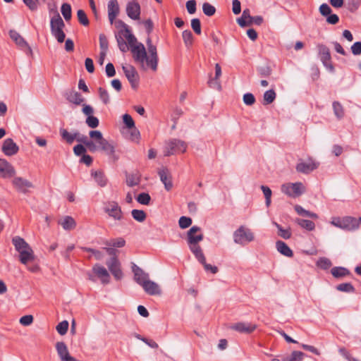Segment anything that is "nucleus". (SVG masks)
Wrapping results in <instances>:
<instances>
[{
    "label": "nucleus",
    "instance_id": "f257e3e1",
    "mask_svg": "<svg viewBox=\"0 0 361 361\" xmlns=\"http://www.w3.org/2000/svg\"><path fill=\"white\" fill-rule=\"evenodd\" d=\"M12 243L16 250L19 254V261L20 263L27 266V269L31 272L35 273L39 271V267L37 264L28 266L29 263L32 262L35 259L34 251L30 245L23 238L19 236L13 238Z\"/></svg>",
    "mask_w": 361,
    "mask_h": 361
},
{
    "label": "nucleus",
    "instance_id": "f03ea898",
    "mask_svg": "<svg viewBox=\"0 0 361 361\" xmlns=\"http://www.w3.org/2000/svg\"><path fill=\"white\" fill-rule=\"evenodd\" d=\"M89 136L90 143H88V145L90 152L102 151L107 154H113L114 153V145L104 137L101 131L97 130H90Z\"/></svg>",
    "mask_w": 361,
    "mask_h": 361
},
{
    "label": "nucleus",
    "instance_id": "7ed1b4c3",
    "mask_svg": "<svg viewBox=\"0 0 361 361\" xmlns=\"http://www.w3.org/2000/svg\"><path fill=\"white\" fill-rule=\"evenodd\" d=\"M65 23L58 12L51 17L50 20L51 32L56 39L57 42L62 43L66 38V34L63 32Z\"/></svg>",
    "mask_w": 361,
    "mask_h": 361
},
{
    "label": "nucleus",
    "instance_id": "20e7f679",
    "mask_svg": "<svg viewBox=\"0 0 361 361\" xmlns=\"http://www.w3.org/2000/svg\"><path fill=\"white\" fill-rule=\"evenodd\" d=\"M331 224L342 230L353 231L359 228L360 224L355 217L345 216L343 217H333Z\"/></svg>",
    "mask_w": 361,
    "mask_h": 361
},
{
    "label": "nucleus",
    "instance_id": "39448f33",
    "mask_svg": "<svg viewBox=\"0 0 361 361\" xmlns=\"http://www.w3.org/2000/svg\"><path fill=\"white\" fill-rule=\"evenodd\" d=\"M255 239V233L245 226H240L233 233V241L241 246H245Z\"/></svg>",
    "mask_w": 361,
    "mask_h": 361
},
{
    "label": "nucleus",
    "instance_id": "423d86ee",
    "mask_svg": "<svg viewBox=\"0 0 361 361\" xmlns=\"http://www.w3.org/2000/svg\"><path fill=\"white\" fill-rule=\"evenodd\" d=\"M130 51L135 62L139 64L141 68L146 70L149 68L152 70V66L148 62L149 53L147 54L143 44L134 47Z\"/></svg>",
    "mask_w": 361,
    "mask_h": 361
},
{
    "label": "nucleus",
    "instance_id": "0eeeda50",
    "mask_svg": "<svg viewBox=\"0 0 361 361\" xmlns=\"http://www.w3.org/2000/svg\"><path fill=\"white\" fill-rule=\"evenodd\" d=\"M187 149V144L180 140L171 139L166 142L164 154L169 157L178 152H185Z\"/></svg>",
    "mask_w": 361,
    "mask_h": 361
},
{
    "label": "nucleus",
    "instance_id": "6e6552de",
    "mask_svg": "<svg viewBox=\"0 0 361 361\" xmlns=\"http://www.w3.org/2000/svg\"><path fill=\"white\" fill-rule=\"evenodd\" d=\"M104 212L114 221L121 222L123 219V213L118 202L110 201L105 204Z\"/></svg>",
    "mask_w": 361,
    "mask_h": 361
},
{
    "label": "nucleus",
    "instance_id": "1a4fd4ad",
    "mask_svg": "<svg viewBox=\"0 0 361 361\" xmlns=\"http://www.w3.org/2000/svg\"><path fill=\"white\" fill-rule=\"evenodd\" d=\"M281 192L289 197H296L304 193L305 187L301 183H288L281 185Z\"/></svg>",
    "mask_w": 361,
    "mask_h": 361
},
{
    "label": "nucleus",
    "instance_id": "9d476101",
    "mask_svg": "<svg viewBox=\"0 0 361 361\" xmlns=\"http://www.w3.org/2000/svg\"><path fill=\"white\" fill-rule=\"evenodd\" d=\"M320 60L323 65L331 73L334 71V66L331 63V56L329 49L324 44H319L317 46Z\"/></svg>",
    "mask_w": 361,
    "mask_h": 361
},
{
    "label": "nucleus",
    "instance_id": "9b49d317",
    "mask_svg": "<svg viewBox=\"0 0 361 361\" xmlns=\"http://www.w3.org/2000/svg\"><path fill=\"white\" fill-rule=\"evenodd\" d=\"M147 51L149 53L148 62L152 66L153 71H157L158 67V54L157 47L152 44V39L148 37L146 39Z\"/></svg>",
    "mask_w": 361,
    "mask_h": 361
},
{
    "label": "nucleus",
    "instance_id": "f8f14e48",
    "mask_svg": "<svg viewBox=\"0 0 361 361\" xmlns=\"http://www.w3.org/2000/svg\"><path fill=\"white\" fill-rule=\"evenodd\" d=\"M201 228L197 226L191 227L187 233V242L188 245H199L203 240Z\"/></svg>",
    "mask_w": 361,
    "mask_h": 361
},
{
    "label": "nucleus",
    "instance_id": "ddd939ff",
    "mask_svg": "<svg viewBox=\"0 0 361 361\" xmlns=\"http://www.w3.org/2000/svg\"><path fill=\"white\" fill-rule=\"evenodd\" d=\"M123 71L132 87L134 89L137 88L139 82V76L135 68L131 65H128L123 66Z\"/></svg>",
    "mask_w": 361,
    "mask_h": 361
},
{
    "label": "nucleus",
    "instance_id": "4468645a",
    "mask_svg": "<svg viewBox=\"0 0 361 361\" xmlns=\"http://www.w3.org/2000/svg\"><path fill=\"white\" fill-rule=\"evenodd\" d=\"M9 36L16 44L21 49H27L28 54H32V51L25 39L16 30H11Z\"/></svg>",
    "mask_w": 361,
    "mask_h": 361
},
{
    "label": "nucleus",
    "instance_id": "2eb2a0df",
    "mask_svg": "<svg viewBox=\"0 0 361 361\" xmlns=\"http://www.w3.org/2000/svg\"><path fill=\"white\" fill-rule=\"evenodd\" d=\"M106 265L116 280H120L123 277V272L121 269V264L116 257H112L106 262Z\"/></svg>",
    "mask_w": 361,
    "mask_h": 361
},
{
    "label": "nucleus",
    "instance_id": "dca6fc26",
    "mask_svg": "<svg viewBox=\"0 0 361 361\" xmlns=\"http://www.w3.org/2000/svg\"><path fill=\"white\" fill-rule=\"evenodd\" d=\"M12 183L17 191L24 194L28 192V189L33 187L31 182L22 177H15Z\"/></svg>",
    "mask_w": 361,
    "mask_h": 361
},
{
    "label": "nucleus",
    "instance_id": "f3484780",
    "mask_svg": "<svg viewBox=\"0 0 361 361\" xmlns=\"http://www.w3.org/2000/svg\"><path fill=\"white\" fill-rule=\"evenodd\" d=\"M1 150L5 155L11 157L18 153L19 147L11 138H7L3 142Z\"/></svg>",
    "mask_w": 361,
    "mask_h": 361
},
{
    "label": "nucleus",
    "instance_id": "a211bd4d",
    "mask_svg": "<svg viewBox=\"0 0 361 361\" xmlns=\"http://www.w3.org/2000/svg\"><path fill=\"white\" fill-rule=\"evenodd\" d=\"M126 13L133 20L140 19V6L139 3L135 0L129 1L126 5Z\"/></svg>",
    "mask_w": 361,
    "mask_h": 361
},
{
    "label": "nucleus",
    "instance_id": "6ab92c4d",
    "mask_svg": "<svg viewBox=\"0 0 361 361\" xmlns=\"http://www.w3.org/2000/svg\"><path fill=\"white\" fill-rule=\"evenodd\" d=\"M16 174L13 166L6 159H0V176L4 178L13 177Z\"/></svg>",
    "mask_w": 361,
    "mask_h": 361
},
{
    "label": "nucleus",
    "instance_id": "aec40b11",
    "mask_svg": "<svg viewBox=\"0 0 361 361\" xmlns=\"http://www.w3.org/2000/svg\"><path fill=\"white\" fill-rule=\"evenodd\" d=\"M92 272L101 280L102 283H109L110 275L103 266L99 264H94L92 267Z\"/></svg>",
    "mask_w": 361,
    "mask_h": 361
},
{
    "label": "nucleus",
    "instance_id": "412c9836",
    "mask_svg": "<svg viewBox=\"0 0 361 361\" xmlns=\"http://www.w3.org/2000/svg\"><path fill=\"white\" fill-rule=\"evenodd\" d=\"M142 288L145 291L146 293L150 295H159L161 293V289L159 286L155 283L149 280V279L145 281L142 286Z\"/></svg>",
    "mask_w": 361,
    "mask_h": 361
},
{
    "label": "nucleus",
    "instance_id": "4be33fe9",
    "mask_svg": "<svg viewBox=\"0 0 361 361\" xmlns=\"http://www.w3.org/2000/svg\"><path fill=\"white\" fill-rule=\"evenodd\" d=\"M319 166V163L315 162L312 159H308L307 161L298 163L296 166V170L298 172L308 173L316 169Z\"/></svg>",
    "mask_w": 361,
    "mask_h": 361
},
{
    "label": "nucleus",
    "instance_id": "5701e85b",
    "mask_svg": "<svg viewBox=\"0 0 361 361\" xmlns=\"http://www.w3.org/2000/svg\"><path fill=\"white\" fill-rule=\"evenodd\" d=\"M161 181L164 183V188L169 191L173 188L171 176L166 168H162L158 171Z\"/></svg>",
    "mask_w": 361,
    "mask_h": 361
},
{
    "label": "nucleus",
    "instance_id": "b1692460",
    "mask_svg": "<svg viewBox=\"0 0 361 361\" xmlns=\"http://www.w3.org/2000/svg\"><path fill=\"white\" fill-rule=\"evenodd\" d=\"M119 5L117 0H110L108 3V17L112 24L119 13Z\"/></svg>",
    "mask_w": 361,
    "mask_h": 361
},
{
    "label": "nucleus",
    "instance_id": "393cba45",
    "mask_svg": "<svg viewBox=\"0 0 361 361\" xmlns=\"http://www.w3.org/2000/svg\"><path fill=\"white\" fill-rule=\"evenodd\" d=\"M133 272L134 273V279L140 285L142 286L149 279V274L145 273L142 269L136 266L133 267Z\"/></svg>",
    "mask_w": 361,
    "mask_h": 361
},
{
    "label": "nucleus",
    "instance_id": "a878e982",
    "mask_svg": "<svg viewBox=\"0 0 361 361\" xmlns=\"http://www.w3.org/2000/svg\"><path fill=\"white\" fill-rule=\"evenodd\" d=\"M233 329L243 334H251L253 332L257 326L251 323L239 322L232 326Z\"/></svg>",
    "mask_w": 361,
    "mask_h": 361
},
{
    "label": "nucleus",
    "instance_id": "bb28decb",
    "mask_svg": "<svg viewBox=\"0 0 361 361\" xmlns=\"http://www.w3.org/2000/svg\"><path fill=\"white\" fill-rule=\"evenodd\" d=\"M126 182L128 186L133 187L138 185L141 182V174L138 171L126 174Z\"/></svg>",
    "mask_w": 361,
    "mask_h": 361
},
{
    "label": "nucleus",
    "instance_id": "cd10ccee",
    "mask_svg": "<svg viewBox=\"0 0 361 361\" xmlns=\"http://www.w3.org/2000/svg\"><path fill=\"white\" fill-rule=\"evenodd\" d=\"M63 228L66 231L73 230L76 227V222L74 219L70 216H65L59 221Z\"/></svg>",
    "mask_w": 361,
    "mask_h": 361
},
{
    "label": "nucleus",
    "instance_id": "c85d7f7f",
    "mask_svg": "<svg viewBox=\"0 0 361 361\" xmlns=\"http://www.w3.org/2000/svg\"><path fill=\"white\" fill-rule=\"evenodd\" d=\"M66 99L68 102L76 105H80L85 100L79 92L73 90L69 91L66 93Z\"/></svg>",
    "mask_w": 361,
    "mask_h": 361
},
{
    "label": "nucleus",
    "instance_id": "c756f323",
    "mask_svg": "<svg viewBox=\"0 0 361 361\" xmlns=\"http://www.w3.org/2000/svg\"><path fill=\"white\" fill-rule=\"evenodd\" d=\"M276 247L278 252H279L281 255L288 257H293V251L284 242L281 240H278L276 243Z\"/></svg>",
    "mask_w": 361,
    "mask_h": 361
},
{
    "label": "nucleus",
    "instance_id": "7c9ffc66",
    "mask_svg": "<svg viewBox=\"0 0 361 361\" xmlns=\"http://www.w3.org/2000/svg\"><path fill=\"white\" fill-rule=\"evenodd\" d=\"M190 251L195 255L200 263H204V255L200 245H188Z\"/></svg>",
    "mask_w": 361,
    "mask_h": 361
},
{
    "label": "nucleus",
    "instance_id": "2f4dec72",
    "mask_svg": "<svg viewBox=\"0 0 361 361\" xmlns=\"http://www.w3.org/2000/svg\"><path fill=\"white\" fill-rule=\"evenodd\" d=\"M92 176L100 187H104L107 183V178L102 171H95L92 172Z\"/></svg>",
    "mask_w": 361,
    "mask_h": 361
},
{
    "label": "nucleus",
    "instance_id": "473e14b6",
    "mask_svg": "<svg viewBox=\"0 0 361 361\" xmlns=\"http://www.w3.org/2000/svg\"><path fill=\"white\" fill-rule=\"evenodd\" d=\"M60 134L62 138L68 144H72L78 135V132L70 133L66 129H61Z\"/></svg>",
    "mask_w": 361,
    "mask_h": 361
},
{
    "label": "nucleus",
    "instance_id": "72a5a7b5",
    "mask_svg": "<svg viewBox=\"0 0 361 361\" xmlns=\"http://www.w3.org/2000/svg\"><path fill=\"white\" fill-rule=\"evenodd\" d=\"M295 223L298 224L300 227L310 231H313L315 228L314 223L310 220L296 219Z\"/></svg>",
    "mask_w": 361,
    "mask_h": 361
},
{
    "label": "nucleus",
    "instance_id": "f704fd0d",
    "mask_svg": "<svg viewBox=\"0 0 361 361\" xmlns=\"http://www.w3.org/2000/svg\"><path fill=\"white\" fill-rule=\"evenodd\" d=\"M331 273L335 278H342L350 274L347 269L341 267L332 268Z\"/></svg>",
    "mask_w": 361,
    "mask_h": 361
},
{
    "label": "nucleus",
    "instance_id": "c9c22d12",
    "mask_svg": "<svg viewBox=\"0 0 361 361\" xmlns=\"http://www.w3.org/2000/svg\"><path fill=\"white\" fill-rule=\"evenodd\" d=\"M305 354L300 351H293L292 353L283 358V361H302Z\"/></svg>",
    "mask_w": 361,
    "mask_h": 361
},
{
    "label": "nucleus",
    "instance_id": "e433bc0d",
    "mask_svg": "<svg viewBox=\"0 0 361 361\" xmlns=\"http://www.w3.org/2000/svg\"><path fill=\"white\" fill-rule=\"evenodd\" d=\"M125 37L128 41V44L130 47V50L139 44H142L141 42H137L136 37L130 32L128 29L126 30Z\"/></svg>",
    "mask_w": 361,
    "mask_h": 361
},
{
    "label": "nucleus",
    "instance_id": "4c0bfd02",
    "mask_svg": "<svg viewBox=\"0 0 361 361\" xmlns=\"http://www.w3.org/2000/svg\"><path fill=\"white\" fill-rule=\"evenodd\" d=\"M125 37L128 41V44L130 47V50L139 44H142L141 42H137L136 37L130 32L128 29L126 30Z\"/></svg>",
    "mask_w": 361,
    "mask_h": 361
},
{
    "label": "nucleus",
    "instance_id": "58836bf2",
    "mask_svg": "<svg viewBox=\"0 0 361 361\" xmlns=\"http://www.w3.org/2000/svg\"><path fill=\"white\" fill-rule=\"evenodd\" d=\"M295 210L299 215L304 216H308V217H310V218H312L314 219H318V215L317 214L311 212L310 211H307V210L303 209L300 205H295Z\"/></svg>",
    "mask_w": 361,
    "mask_h": 361
},
{
    "label": "nucleus",
    "instance_id": "ea45409f",
    "mask_svg": "<svg viewBox=\"0 0 361 361\" xmlns=\"http://www.w3.org/2000/svg\"><path fill=\"white\" fill-rule=\"evenodd\" d=\"M276 99V92L274 90H269L264 92L263 96V104H269Z\"/></svg>",
    "mask_w": 361,
    "mask_h": 361
},
{
    "label": "nucleus",
    "instance_id": "a19ab883",
    "mask_svg": "<svg viewBox=\"0 0 361 361\" xmlns=\"http://www.w3.org/2000/svg\"><path fill=\"white\" fill-rule=\"evenodd\" d=\"M61 13L66 21L71 20L72 16L71 6L68 3H64L62 4L61 8Z\"/></svg>",
    "mask_w": 361,
    "mask_h": 361
},
{
    "label": "nucleus",
    "instance_id": "79ce46f5",
    "mask_svg": "<svg viewBox=\"0 0 361 361\" xmlns=\"http://www.w3.org/2000/svg\"><path fill=\"white\" fill-rule=\"evenodd\" d=\"M274 224L278 229V235L283 239H289L291 237V231L290 228L284 229L281 225L274 222Z\"/></svg>",
    "mask_w": 361,
    "mask_h": 361
},
{
    "label": "nucleus",
    "instance_id": "37998d69",
    "mask_svg": "<svg viewBox=\"0 0 361 361\" xmlns=\"http://www.w3.org/2000/svg\"><path fill=\"white\" fill-rule=\"evenodd\" d=\"M125 244L126 241L122 238H114L105 242V245L109 247H122Z\"/></svg>",
    "mask_w": 361,
    "mask_h": 361
},
{
    "label": "nucleus",
    "instance_id": "c03bdc74",
    "mask_svg": "<svg viewBox=\"0 0 361 361\" xmlns=\"http://www.w3.org/2000/svg\"><path fill=\"white\" fill-rule=\"evenodd\" d=\"M182 37L186 47L192 46L193 43V35L190 30H184L182 33Z\"/></svg>",
    "mask_w": 361,
    "mask_h": 361
},
{
    "label": "nucleus",
    "instance_id": "a18cd8bd",
    "mask_svg": "<svg viewBox=\"0 0 361 361\" xmlns=\"http://www.w3.org/2000/svg\"><path fill=\"white\" fill-rule=\"evenodd\" d=\"M333 109L337 118L341 119L344 116V109L339 102H334L333 103Z\"/></svg>",
    "mask_w": 361,
    "mask_h": 361
},
{
    "label": "nucleus",
    "instance_id": "49530a36",
    "mask_svg": "<svg viewBox=\"0 0 361 361\" xmlns=\"http://www.w3.org/2000/svg\"><path fill=\"white\" fill-rule=\"evenodd\" d=\"M131 214L133 218L139 222H142L146 219V214L143 210L133 209L131 212Z\"/></svg>",
    "mask_w": 361,
    "mask_h": 361
},
{
    "label": "nucleus",
    "instance_id": "de8ad7c7",
    "mask_svg": "<svg viewBox=\"0 0 361 361\" xmlns=\"http://www.w3.org/2000/svg\"><path fill=\"white\" fill-rule=\"evenodd\" d=\"M331 265V260L326 257H321L317 262V266L322 269H328Z\"/></svg>",
    "mask_w": 361,
    "mask_h": 361
},
{
    "label": "nucleus",
    "instance_id": "09e8293b",
    "mask_svg": "<svg viewBox=\"0 0 361 361\" xmlns=\"http://www.w3.org/2000/svg\"><path fill=\"white\" fill-rule=\"evenodd\" d=\"M203 13L207 16H212L216 13V8L209 3H204L202 5Z\"/></svg>",
    "mask_w": 361,
    "mask_h": 361
},
{
    "label": "nucleus",
    "instance_id": "8fccbe9b",
    "mask_svg": "<svg viewBox=\"0 0 361 361\" xmlns=\"http://www.w3.org/2000/svg\"><path fill=\"white\" fill-rule=\"evenodd\" d=\"M137 201L144 205H148L149 204L151 197L150 195L147 192H142L137 197Z\"/></svg>",
    "mask_w": 361,
    "mask_h": 361
},
{
    "label": "nucleus",
    "instance_id": "3c124183",
    "mask_svg": "<svg viewBox=\"0 0 361 361\" xmlns=\"http://www.w3.org/2000/svg\"><path fill=\"white\" fill-rule=\"evenodd\" d=\"M68 322L66 320H64L60 322L56 327L57 332L63 336L67 333L68 329Z\"/></svg>",
    "mask_w": 361,
    "mask_h": 361
},
{
    "label": "nucleus",
    "instance_id": "603ef678",
    "mask_svg": "<svg viewBox=\"0 0 361 361\" xmlns=\"http://www.w3.org/2000/svg\"><path fill=\"white\" fill-rule=\"evenodd\" d=\"M261 189L264 193L265 200H266V205L267 207H269L271 204V189L265 185H262Z\"/></svg>",
    "mask_w": 361,
    "mask_h": 361
},
{
    "label": "nucleus",
    "instance_id": "864d4df0",
    "mask_svg": "<svg viewBox=\"0 0 361 361\" xmlns=\"http://www.w3.org/2000/svg\"><path fill=\"white\" fill-rule=\"evenodd\" d=\"M123 122L128 129L134 128L135 126L132 116L128 114L123 115Z\"/></svg>",
    "mask_w": 361,
    "mask_h": 361
},
{
    "label": "nucleus",
    "instance_id": "5fc2aeb1",
    "mask_svg": "<svg viewBox=\"0 0 361 361\" xmlns=\"http://www.w3.org/2000/svg\"><path fill=\"white\" fill-rule=\"evenodd\" d=\"M98 91L99 94V98L102 102L104 104H109L110 102V97L109 92L102 87H99Z\"/></svg>",
    "mask_w": 361,
    "mask_h": 361
},
{
    "label": "nucleus",
    "instance_id": "6e6d98bb",
    "mask_svg": "<svg viewBox=\"0 0 361 361\" xmlns=\"http://www.w3.org/2000/svg\"><path fill=\"white\" fill-rule=\"evenodd\" d=\"M336 289L339 291L350 293L355 290L354 287L350 283H341L337 286Z\"/></svg>",
    "mask_w": 361,
    "mask_h": 361
},
{
    "label": "nucleus",
    "instance_id": "4d7b16f0",
    "mask_svg": "<svg viewBox=\"0 0 361 361\" xmlns=\"http://www.w3.org/2000/svg\"><path fill=\"white\" fill-rule=\"evenodd\" d=\"M85 123L91 128H95L99 124V119L94 116H87Z\"/></svg>",
    "mask_w": 361,
    "mask_h": 361
},
{
    "label": "nucleus",
    "instance_id": "13d9d810",
    "mask_svg": "<svg viewBox=\"0 0 361 361\" xmlns=\"http://www.w3.org/2000/svg\"><path fill=\"white\" fill-rule=\"evenodd\" d=\"M77 16H78V20L79 22L85 25V26H87L89 25V20H88V18L87 17V15L85 14V13L84 12L83 10H78V12H77Z\"/></svg>",
    "mask_w": 361,
    "mask_h": 361
},
{
    "label": "nucleus",
    "instance_id": "bf43d9fd",
    "mask_svg": "<svg viewBox=\"0 0 361 361\" xmlns=\"http://www.w3.org/2000/svg\"><path fill=\"white\" fill-rule=\"evenodd\" d=\"M178 224L181 228H187L192 224V219L190 217L181 216L179 219Z\"/></svg>",
    "mask_w": 361,
    "mask_h": 361
},
{
    "label": "nucleus",
    "instance_id": "052dcab7",
    "mask_svg": "<svg viewBox=\"0 0 361 361\" xmlns=\"http://www.w3.org/2000/svg\"><path fill=\"white\" fill-rule=\"evenodd\" d=\"M191 27L197 35L201 34V23L198 18H193L191 20Z\"/></svg>",
    "mask_w": 361,
    "mask_h": 361
},
{
    "label": "nucleus",
    "instance_id": "680f3d73",
    "mask_svg": "<svg viewBox=\"0 0 361 361\" xmlns=\"http://www.w3.org/2000/svg\"><path fill=\"white\" fill-rule=\"evenodd\" d=\"M99 46L102 51L106 52L108 50V40L104 34L99 35Z\"/></svg>",
    "mask_w": 361,
    "mask_h": 361
},
{
    "label": "nucleus",
    "instance_id": "e2e57ef3",
    "mask_svg": "<svg viewBox=\"0 0 361 361\" xmlns=\"http://www.w3.org/2000/svg\"><path fill=\"white\" fill-rule=\"evenodd\" d=\"M243 102L245 104L251 106L255 102V98L252 93H246L243 95Z\"/></svg>",
    "mask_w": 361,
    "mask_h": 361
},
{
    "label": "nucleus",
    "instance_id": "0e129e2a",
    "mask_svg": "<svg viewBox=\"0 0 361 361\" xmlns=\"http://www.w3.org/2000/svg\"><path fill=\"white\" fill-rule=\"evenodd\" d=\"M33 322V317L31 314L23 316L20 319V324L23 326H29Z\"/></svg>",
    "mask_w": 361,
    "mask_h": 361
},
{
    "label": "nucleus",
    "instance_id": "69168bd1",
    "mask_svg": "<svg viewBox=\"0 0 361 361\" xmlns=\"http://www.w3.org/2000/svg\"><path fill=\"white\" fill-rule=\"evenodd\" d=\"M73 152L77 156L83 155L86 152V147L81 144H78L73 147Z\"/></svg>",
    "mask_w": 361,
    "mask_h": 361
},
{
    "label": "nucleus",
    "instance_id": "338daca9",
    "mask_svg": "<svg viewBox=\"0 0 361 361\" xmlns=\"http://www.w3.org/2000/svg\"><path fill=\"white\" fill-rule=\"evenodd\" d=\"M186 8L190 14H193L196 11V1L195 0H189L186 3Z\"/></svg>",
    "mask_w": 361,
    "mask_h": 361
},
{
    "label": "nucleus",
    "instance_id": "774afa93",
    "mask_svg": "<svg viewBox=\"0 0 361 361\" xmlns=\"http://www.w3.org/2000/svg\"><path fill=\"white\" fill-rule=\"evenodd\" d=\"M351 51L354 55L361 54V42H356L351 46Z\"/></svg>",
    "mask_w": 361,
    "mask_h": 361
}]
</instances>
